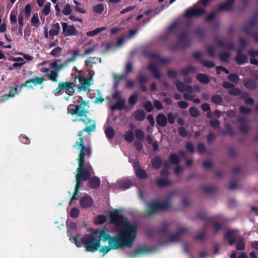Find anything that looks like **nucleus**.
Returning <instances> with one entry per match:
<instances>
[{
	"instance_id": "nucleus-30",
	"label": "nucleus",
	"mask_w": 258,
	"mask_h": 258,
	"mask_svg": "<svg viewBox=\"0 0 258 258\" xmlns=\"http://www.w3.org/2000/svg\"><path fill=\"white\" fill-rule=\"evenodd\" d=\"M134 138V132L132 131H128L125 133L124 135V138L125 140L129 142L133 141Z\"/></svg>"
},
{
	"instance_id": "nucleus-27",
	"label": "nucleus",
	"mask_w": 258,
	"mask_h": 258,
	"mask_svg": "<svg viewBox=\"0 0 258 258\" xmlns=\"http://www.w3.org/2000/svg\"><path fill=\"white\" fill-rule=\"evenodd\" d=\"M106 30L105 27H101L96 28L92 31H90L87 32V35L88 36L93 37L96 36L98 33L104 31Z\"/></svg>"
},
{
	"instance_id": "nucleus-54",
	"label": "nucleus",
	"mask_w": 258,
	"mask_h": 258,
	"mask_svg": "<svg viewBox=\"0 0 258 258\" xmlns=\"http://www.w3.org/2000/svg\"><path fill=\"white\" fill-rule=\"evenodd\" d=\"M50 3H48L45 5L43 8V12L44 14L46 16L48 15L50 12Z\"/></svg>"
},
{
	"instance_id": "nucleus-18",
	"label": "nucleus",
	"mask_w": 258,
	"mask_h": 258,
	"mask_svg": "<svg viewBox=\"0 0 258 258\" xmlns=\"http://www.w3.org/2000/svg\"><path fill=\"white\" fill-rule=\"evenodd\" d=\"M18 94V87H16L15 88L11 90L10 92L8 94H6L5 95H4L0 98V102H4L9 97H14L16 95Z\"/></svg>"
},
{
	"instance_id": "nucleus-32",
	"label": "nucleus",
	"mask_w": 258,
	"mask_h": 258,
	"mask_svg": "<svg viewBox=\"0 0 258 258\" xmlns=\"http://www.w3.org/2000/svg\"><path fill=\"white\" fill-rule=\"evenodd\" d=\"M72 9L69 4H66L63 6L62 9V13L68 16L72 13Z\"/></svg>"
},
{
	"instance_id": "nucleus-43",
	"label": "nucleus",
	"mask_w": 258,
	"mask_h": 258,
	"mask_svg": "<svg viewBox=\"0 0 258 258\" xmlns=\"http://www.w3.org/2000/svg\"><path fill=\"white\" fill-rule=\"evenodd\" d=\"M161 164V161L159 158L156 157L154 159L152 162V166L154 168H158Z\"/></svg>"
},
{
	"instance_id": "nucleus-24",
	"label": "nucleus",
	"mask_w": 258,
	"mask_h": 258,
	"mask_svg": "<svg viewBox=\"0 0 258 258\" xmlns=\"http://www.w3.org/2000/svg\"><path fill=\"white\" fill-rule=\"evenodd\" d=\"M197 79L202 84H208L210 81V79L206 75L199 74L196 76Z\"/></svg>"
},
{
	"instance_id": "nucleus-9",
	"label": "nucleus",
	"mask_w": 258,
	"mask_h": 258,
	"mask_svg": "<svg viewBox=\"0 0 258 258\" xmlns=\"http://www.w3.org/2000/svg\"><path fill=\"white\" fill-rule=\"evenodd\" d=\"M60 27L58 23H56L51 27L50 30L48 31V29L45 28L44 36L45 37L50 40H52L54 36H56L60 31Z\"/></svg>"
},
{
	"instance_id": "nucleus-39",
	"label": "nucleus",
	"mask_w": 258,
	"mask_h": 258,
	"mask_svg": "<svg viewBox=\"0 0 258 258\" xmlns=\"http://www.w3.org/2000/svg\"><path fill=\"white\" fill-rule=\"evenodd\" d=\"M195 68L191 66L187 67L186 68L183 69L181 71V73L183 75H187L192 72H195Z\"/></svg>"
},
{
	"instance_id": "nucleus-22",
	"label": "nucleus",
	"mask_w": 258,
	"mask_h": 258,
	"mask_svg": "<svg viewBox=\"0 0 258 258\" xmlns=\"http://www.w3.org/2000/svg\"><path fill=\"white\" fill-rule=\"evenodd\" d=\"M157 122L161 126H165L167 123V118L165 115L160 113L157 117Z\"/></svg>"
},
{
	"instance_id": "nucleus-46",
	"label": "nucleus",
	"mask_w": 258,
	"mask_h": 258,
	"mask_svg": "<svg viewBox=\"0 0 258 258\" xmlns=\"http://www.w3.org/2000/svg\"><path fill=\"white\" fill-rule=\"evenodd\" d=\"M93 10L96 13L101 14L104 10L103 5L99 4L94 7Z\"/></svg>"
},
{
	"instance_id": "nucleus-33",
	"label": "nucleus",
	"mask_w": 258,
	"mask_h": 258,
	"mask_svg": "<svg viewBox=\"0 0 258 258\" xmlns=\"http://www.w3.org/2000/svg\"><path fill=\"white\" fill-rule=\"evenodd\" d=\"M106 218L104 215H99L94 221V223L96 225H99L103 223L106 221Z\"/></svg>"
},
{
	"instance_id": "nucleus-48",
	"label": "nucleus",
	"mask_w": 258,
	"mask_h": 258,
	"mask_svg": "<svg viewBox=\"0 0 258 258\" xmlns=\"http://www.w3.org/2000/svg\"><path fill=\"white\" fill-rule=\"evenodd\" d=\"M228 79L231 82L236 83L239 80V77L236 74H231L229 75Z\"/></svg>"
},
{
	"instance_id": "nucleus-4",
	"label": "nucleus",
	"mask_w": 258,
	"mask_h": 258,
	"mask_svg": "<svg viewBox=\"0 0 258 258\" xmlns=\"http://www.w3.org/2000/svg\"><path fill=\"white\" fill-rule=\"evenodd\" d=\"M151 57V60L148 66V70L151 72L156 78L159 79L160 73L158 69V64L159 63L164 64L168 62L169 60L162 58L157 53H153Z\"/></svg>"
},
{
	"instance_id": "nucleus-26",
	"label": "nucleus",
	"mask_w": 258,
	"mask_h": 258,
	"mask_svg": "<svg viewBox=\"0 0 258 258\" xmlns=\"http://www.w3.org/2000/svg\"><path fill=\"white\" fill-rule=\"evenodd\" d=\"M80 51L78 49H76L73 51L72 56L67 60V61H68L69 64L71 62H74L76 60L80 55Z\"/></svg>"
},
{
	"instance_id": "nucleus-2",
	"label": "nucleus",
	"mask_w": 258,
	"mask_h": 258,
	"mask_svg": "<svg viewBox=\"0 0 258 258\" xmlns=\"http://www.w3.org/2000/svg\"><path fill=\"white\" fill-rule=\"evenodd\" d=\"M78 97L74 104H70L68 107L67 113L72 115H77L79 118L73 119V121H81L86 124V126L83 131L78 133V136L80 137L73 146V148L77 150L79 157L77 159L78 162V167L76 170L75 175L76 183L73 192V196L71 198L70 204L73 200H78V192L80 189L81 181L86 180L93 173V169L89 163H85L84 157L85 156L90 157L91 154V150L89 147H85L83 139L82 137L84 131L90 133L94 131L96 128V122L87 117L86 113L88 112V105L87 102L81 99V102Z\"/></svg>"
},
{
	"instance_id": "nucleus-19",
	"label": "nucleus",
	"mask_w": 258,
	"mask_h": 258,
	"mask_svg": "<svg viewBox=\"0 0 258 258\" xmlns=\"http://www.w3.org/2000/svg\"><path fill=\"white\" fill-rule=\"evenodd\" d=\"M125 101L124 99L121 98L117 100V102L111 106V109L112 110L116 109H122L125 107Z\"/></svg>"
},
{
	"instance_id": "nucleus-56",
	"label": "nucleus",
	"mask_w": 258,
	"mask_h": 258,
	"mask_svg": "<svg viewBox=\"0 0 258 258\" xmlns=\"http://www.w3.org/2000/svg\"><path fill=\"white\" fill-rule=\"evenodd\" d=\"M203 66L207 68H213L214 67V63L212 61L205 60L202 62Z\"/></svg>"
},
{
	"instance_id": "nucleus-44",
	"label": "nucleus",
	"mask_w": 258,
	"mask_h": 258,
	"mask_svg": "<svg viewBox=\"0 0 258 258\" xmlns=\"http://www.w3.org/2000/svg\"><path fill=\"white\" fill-rule=\"evenodd\" d=\"M230 57V54L228 52H222L220 55V58L223 61H228Z\"/></svg>"
},
{
	"instance_id": "nucleus-5",
	"label": "nucleus",
	"mask_w": 258,
	"mask_h": 258,
	"mask_svg": "<svg viewBox=\"0 0 258 258\" xmlns=\"http://www.w3.org/2000/svg\"><path fill=\"white\" fill-rule=\"evenodd\" d=\"M50 66L54 69V70L51 71L50 80L57 82L58 73L67 68L69 66V63L67 60L62 61L59 59L51 62Z\"/></svg>"
},
{
	"instance_id": "nucleus-15",
	"label": "nucleus",
	"mask_w": 258,
	"mask_h": 258,
	"mask_svg": "<svg viewBox=\"0 0 258 258\" xmlns=\"http://www.w3.org/2000/svg\"><path fill=\"white\" fill-rule=\"evenodd\" d=\"M133 164L134 165L137 176L142 178L146 177L147 174L145 170L139 167L138 162L137 161H134Z\"/></svg>"
},
{
	"instance_id": "nucleus-49",
	"label": "nucleus",
	"mask_w": 258,
	"mask_h": 258,
	"mask_svg": "<svg viewBox=\"0 0 258 258\" xmlns=\"http://www.w3.org/2000/svg\"><path fill=\"white\" fill-rule=\"evenodd\" d=\"M144 107L148 112L151 111L153 109V105L150 101L145 102L144 103Z\"/></svg>"
},
{
	"instance_id": "nucleus-57",
	"label": "nucleus",
	"mask_w": 258,
	"mask_h": 258,
	"mask_svg": "<svg viewBox=\"0 0 258 258\" xmlns=\"http://www.w3.org/2000/svg\"><path fill=\"white\" fill-rule=\"evenodd\" d=\"M228 93L231 95H237L240 93V90L238 89L233 87L228 90Z\"/></svg>"
},
{
	"instance_id": "nucleus-50",
	"label": "nucleus",
	"mask_w": 258,
	"mask_h": 258,
	"mask_svg": "<svg viewBox=\"0 0 258 258\" xmlns=\"http://www.w3.org/2000/svg\"><path fill=\"white\" fill-rule=\"evenodd\" d=\"M189 111L190 115L195 117H198L200 114L199 111L194 107L190 108Z\"/></svg>"
},
{
	"instance_id": "nucleus-35",
	"label": "nucleus",
	"mask_w": 258,
	"mask_h": 258,
	"mask_svg": "<svg viewBox=\"0 0 258 258\" xmlns=\"http://www.w3.org/2000/svg\"><path fill=\"white\" fill-rule=\"evenodd\" d=\"M151 251L150 248L148 247H143L139 249L136 254L137 255H141V254H146L149 253Z\"/></svg>"
},
{
	"instance_id": "nucleus-53",
	"label": "nucleus",
	"mask_w": 258,
	"mask_h": 258,
	"mask_svg": "<svg viewBox=\"0 0 258 258\" xmlns=\"http://www.w3.org/2000/svg\"><path fill=\"white\" fill-rule=\"evenodd\" d=\"M31 7L30 5H27L25 6L24 13L27 17H29L31 13Z\"/></svg>"
},
{
	"instance_id": "nucleus-52",
	"label": "nucleus",
	"mask_w": 258,
	"mask_h": 258,
	"mask_svg": "<svg viewBox=\"0 0 258 258\" xmlns=\"http://www.w3.org/2000/svg\"><path fill=\"white\" fill-rule=\"evenodd\" d=\"M170 160L173 164H177L179 162V158L176 154H171L170 156Z\"/></svg>"
},
{
	"instance_id": "nucleus-1",
	"label": "nucleus",
	"mask_w": 258,
	"mask_h": 258,
	"mask_svg": "<svg viewBox=\"0 0 258 258\" xmlns=\"http://www.w3.org/2000/svg\"><path fill=\"white\" fill-rule=\"evenodd\" d=\"M121 212V209H114L109 212L111 223L115 225L117 236H111L102 229L91 230L90 233L82 239L83 246L87 251L93 252L99 249L100 252L106 254L111 249L133 246L137 227L123 216Z\"/></svg>"
},
{
	"instance_id": "nucleus-61",
	"label": "nucleus",
	"mask_w": 258,
	"mask_h": 258,
	"mask_svg": "<svg viewBox=\"0 0 258 258\" xmlns=\"http://www.w3.org/2000/svg\"><path fill=\"white\" fill-rule=\"evenodd\" d=\"M178 105L180 108L183 109L186 108L188 106V104L184 101H180L178 102Z\"/></svg>"
},
{
	"instance_id": "nucleus-12",
	"label": "nucleus",
	"mask_w": 258,
	"mask_h": 258,
	"mask_svg": "<svg viewBox=\"0 0 258 258\" xmlns=\"http://www.w3.org/2000/svg\"><path fill=\"white\" fill-rule=\"evenodd\" d=\"M204 12L205 9L204 8H199L196 6L187 10L185 12V16L188 17L198 16Z\"/></svg>"
},
{
	"instance_id": "nucleus-11",
	"label": "nucleus",
	"mask_w": 258,
	"mask_h": 258,
	"mask_svg": "<svg viewBox=\"0 0 258 258\" xmlns=\"http://www.w3.org/2000/svg\"><path fill=\"white\" fill-rule=\"evenodd\" d=\"M62 27V33L65 36L76 35L77 31L75 27L73 25H68L66 23H61Z\"/></svg>"
},
{
	"instance_id": "nucleus-16",
	"label": "nucleus",
	"mask_w": 258,
	"mask_h": 258,
	"mask_svg": "<svg viewBox=\"0 0 258 258\" xmlns=\"http://www.w3.org/2000/svg\"><path fill=\"white\" fill-rule=\"evenodd\" d=\"M243 85L247 89H254L257 87V84L253 79L246 78L243 80Z\"/></svg>"
},
{
	"instance_id": "nucleus-13",
	"label": "nucleus",
	"mask_w": 258,
	"mask_h": 258,
	"mask_svg": "<svg viewBox=\"0 0 258 258\" xmlns=\"http://www.w3.org/2000/svg\"><path fill=\"white\" fill-rule=\"evenodd\" d=\"M93 203V199L88 195H85L80 199V205L83 208L87 209L90 208L92 206Z\"/></svg>"
},
{
	"instance_id": "nucleus-23",
	"label": "nucleus",
	"mask_w": 258,
	"mask_h": 258,
	"mask_svg": "<svg viewBox=\"0 0 258 258\" xmlns=\"http://www.w3.org/2000/svg\"><path fill=\"white\" fill-rule=\"evenodd\" d=\"M235 59L238 64H242L247 61V57L245 55L242 54L240 52H239L235 58Z\"/></svg>"
},
{
	"instance_id": "nucleus-14",
	"label": "nucleus",
	"mask_w": 258,
	"mask_h": 258,
	"mask_svg": "<svg viewBox=\"0 0 258 258\" xmlns=\"http://www.w3.org/2000/svg\"><path fill=\"white\" fill-rule=\"evenodd\" d=\"M63 84V91L69 96H71L75 92L76 86L73 83L71 82H62Z\"/></svg>"
},
{
	"instance_id": "nucleus-40",
	"label": "nucleus",
	"mask_w": 258,
	"mask_h": 258,
	"mask_svg": "<svg viewBox=\"0 0 258 258\" xmlns=\"http://www.w3.org/2000/svg\"><path fill=\"white\" fill-rule=\"evenodd\" d=\"M138 100V95L134 94L132 95L128 99V103L130 105L134 106Z\"/></svg>"
},
{
	"instance_id": "nucleus-17",
	"label": "nucleus",
	"mask_w": 258,
	"mask_h": 258,
	"mask_svg": "<svg viewBox=\"0 0 258 258\" xmlns=\"http://www.w3.org/2000/svg\"><path fill=\"white\" fill-rule=\"evenodd\" d=\"M176 87L178 91L180 92L186 91L189 93H193L194 91V89L191 86L185 85L180 82H177Z\"/></svg>"
},
{
	"instance_id": "nucleus-36",
	"label": "nucleus",
	"mask_w": 258,
	"mask_h": 258,
	"mask_svg": "<svg viewBox=\"0 0 258 258\" xmlns=\"http://www.w3.org/2000/svg\"><path fill=\"white\" fill-rule=\"evenodd\" d=\"M135 135L137 139L141 141L143 140L145 137L144 132L140 129H137L135 131Z\"/></svg>"
},
{
	"instance_id": "nucleus-45",
	"label": "nucleus",
	"mask_w": 258,
	"mask_h": 258,
	"mask_svg": "<svg viewBox=\"0 0 258 258\" xmlns=\"http://www.w3.org/2000/svg\"><path fill=\"white\" fill-rule=\"evenodd\" d=\"M18 22L19 24V29L22 31L24 25V16L23 14H21L18 17Z\"/></svg>"
},
{
	"instance_id": "nucleus-31",
	"label": "nucleus",
	"mask_w": 258,
	"mask_h": 258,
	"mask_svg": "<svg viewBox=\"0 0 258 258\" xmlns=\"http://www.w3.org/2000/svg\"><path fill=\"white\" fill-rule=\"evenodd\" d=\"M181 231H179L176 233L170 235L169 237L170 241L175 242L178 241L180 238Z\"/></svg>"
},
{
	"instance_id": "nucleus-42",
	"label": "nucleus",
	"mask_w": 258,
	"mask_h": 258,
	"mask_svg": "<svg viewBox=\"0 0 258 258\" xmlns=\"http://www.w3.org/2000/svg\"><path fill=\"white\" fill-rule=\"evenodd\" d=\"M70 215L72 218H76L80 215V210L77 208H74L70 211Z\"/></svg>"
},
{
	"instance_id": "nucleus-38",
	"label": "nucleus",
	"mask_w": 258,
	"mask_h": 258,
	"mask_svg": "<svg viewBox=\"0 0 258 258\" xmlns=\"http://www.w3.org/2000/svg\"><path fill=\"white\" fill-rule=\"evenodd\" d=\"M105 132L106 136L108 138L111 139L114 136V131L110 127H107L105 129Z\"/></svg>"
},
{
	"instance_id": "nucleus-6",
	"label": "nucleus",
	"mask_w": 258,
	"mask_h": 258,
	"mask_svg": "<svg viewBox=\"0 0 258 258\" xmlns=\"http://www.w3.org/2000/svg\"><path fill=\"white\" fill-rule=\"evenodd\" d=\"M169 205V202H162L158 200L151 201L146 205L147 215L150 216L159 210H165Z\"/></svg>"
},
{
	"instance_id": "nucleus-55",
	"label": "nucleus",
	"mask_w": 258,
	"mask_h": 258,
	"mask_svg": "<svg viewBox=\"0 0 258 258\" xmlns=\"http://www.w3.org/2000/svg\"><path fill=\"white\" fill-rule=\"evenodd\" d=\"M212 100L214 103L218 104L222 101V99L219 95H216L212 97Z\"/></svg>"
},
{
	"instance_id": "nucleus-37",
	"label": "nucleus",
	"mask_w": 258,
	"mask_h": 258,
	"mask_svg": "<svg viewBox=\"0 0 258 258\" xmlns=\"http://www.w3.org/2000/svg\"><path fill=\"white\" fill-rule=\"evenodd\" d=\"M31 82L34 86L41 84L44 81V79L42 77H36L33 79H30Z\"/></svg>"
},
{
	"instance_id": "nucleus-51",
	"label": "nucleus",
	"mask_w": 258,
	"mask_h": 258,
	"mask_svg": "<svg viewBox=\"0 0 258 258\" xmlns=\"http://www.w3.org/2000/svg\"><path fill=\"white\" fill-rule=\"evenodd\" d=\"M97 46V45H95L90 48L85 49L84 50V55H88L89 54L92 53V52L95 51V50L96 49Z\"/></svg>"
},
{
	"instance_id": "nucleus-41",
	"label": "nucleus",
	"mask_w": 258,
	"mask_h": 258,
	"mask_svg": "<svg viewBox=\"0 0 258 258\" xmlns=\"http://www.w3.org/2000/svg\"><path fill=\"white\" fill-rule=\"evenodd\" d=\"M39 19L38 17V14L37 13L34 14L31 19L32 26L37 27V25L39 23Z\"/></svg>"
},
{
	"instance_id": "nucleus-20",
	"label": "nucleus",
	"mask_w": 258,
	"mask_h": 258,
	"mask_svg": "<svg viewBox=\"0 0 258 258\" xmlns=\"http://www.w3.org/2000/svg\"><path fill=\"white\" fill-rule=\"evenodd\" d=\"M234 0H228L225 3L222 4L220 8V10L221 11H229L231 9L232 7V4Z\"/></svg>"
},
{
	"instance_id": "nucleus-59",
	"label": "nucleus",
	"mask_w": 258,
	"mask_h": 258,
	"mask_svg": "<svg viewBox=\"0 0 258 258\" xmlns=\"http://www.w3.org/2000/svg\"><path fill=\"white\" fill-rule=\"evenodd\" d=\"M167 119L168 122L171 124H172L175 122V116L172 113H168L167 115Z\"/></svg>"
},
{
	"instance_id": "nucleus-64",
	"label": "nucleus",
	"mask_w": 258,
	"mask_h": 258,
	"mask_svg": "<svg viewBox=\"0 0 258 258\" xmlns=\"http://www.w3.org/2000/svg\"><path fill=\"white\" fill-rule=\"evenodd\" d=\"M139 80L141 83H144L148 81V77L146 76L141 75L139 77Z\"/></svg>"
},
{
	"instance_id": "nucleus-28",
	"label": "nucleus",
	"mask_w": 258,
	"mask_h": 258,
	"mask_svg": "<svg viewBox=\"0 0 258 258\" xmlns=\"http://www.w3.org/2000/svg\"><path fill=\"white\" fill-rule=\"evenodd\" d=\"M239 121L241 125L240 126V130L243 132H247L249 129V126L247 124V121L244 118H240Z\"/></svg>"
},
{
	"instance_id": "nucleus-60",
	"label": "nucleus",
	"mask_w": 258,
	"mask_h": 258,
	"mask_svg": "<svg viewBox=\"0 0 258 258\" xmlns=\"http://www.w3.org/2000/svg\"><path fill=\"white\" fill-rule=\"evenodd\" d=\"M186 40V36L185 34H181L178 37V41L180 44L184 43Z\"/></svg>"
},
{
	"instance_id": "nucleus-58",
	"label": "nucleus",
	"mask_w": 258,
	"mask_h": 258,
	"mask_svg": "<svg viewBox=\"0 0 258 258\" xmlns=\"http://www.w3.org/2000/svg\"><path fill=\"white\" fill-rule=\"evenodd\" d=\"M40 71L42 73H45L46 76L50 80V74H51V71L48 68H42L40 69Z\"/></svg>"
},
{
	"instance_id": "nucleus-25",
	"label": "nucleus",
	"mask_w": 258,
	"mask_h": 258,
	"mask_svg": "<svg viewBox=\"0 0 258 258\" xmlns=\"http://www.w3.org/2000/svg\"><path fill=\"white\" fill-rule=\"evenodd\" d=\"M89 183L92 188H96L100 185V180L98 177L95 176L89 180Z\"/></svg>"
},
{
	"instance_id": "nucleus-47",
	"label": "nucleus",
	"mask_w": 258,
	"mask_h": 258,
	"mask_svg": "<svg viewBox=\"0 0 258 258\" xmlns=\"http://www.w3.org/2000/svg\"><path fill=\"white\" fill-rule=\"evenodd\" d=\"M157 183L159 186H165L169 184V181L166 178H160L158 180Z\"/></svg>"
},
{
	"instance_id": "nucleus-34",
	"label": "nucleus",
	"mask_w": 258,
	"mask_h": 258,
	"mask_svg": "<svg viewBox=\"0 0 258 258\" xmlns=\"http://www.w3.org/2000/svg\"><path fill=\"white\" fill-rule=\"evenodd\" d=\"M61 48L57 46L51 51L50 54L54 57H58L61 55Z\"/></svg>"
},
{
	"instance_id": "nucleus-63",
	"label": "nucleus",
	"mask_w": 258,
	"mask_h": 258,
	"mask_svg": "<svg viewBox=\"0 0 258 258\" xmlns=\"http://www.w3.org/2000/svg\"><path fill=\"white\" fill-rule=\"evenodd\" d=\"M192 93H189L187 92L184 94L183 97L186 100H192L194 98V96L191 95Z\"/></svg>"
},
{
	"instance_id": "nucleus-62",
	"label": "nucleus",
	"mask_w": 258,
	"mask_h": 258,
	"mask_svg": "<svg viewBox=\"0 0 258 258\" xmlns=\"http://www.w3.org/2000/svg\"><path fill=\"white\" fill-rule=\"evenodd\" d=\"M154 104L155 107V108L158 110H161L162 109V105L160 102H159L158 100H156L154 101Z\"/></svg>"
},
{
	"instance_id": "nucleus-7",
	"label": "nucleus",
	"mask_w": 258,
	"mask_h": 258,
	"mask_svg": "<svg viewBox=\"0 0 258 258\" xmlns=\"http://www.w3.org/2000/svg\"><path fill=\"white\" fill-rule=\"evenodd\" d=\"M68 227V236L70 237V240L72 242H74L78 247H80L82 243L83 244L82 239L86 235L83 237H80V235H77L73 237V235L74 234L76 229L77 225L75 223H69L67 224ZM88 235H87V236Z\"/></svg>"
},
{
	"instance_id": "nucleus-8",
	"label": "nucleus",
	"mask_w": 258,
	"mask_h": 258,
	"mask_svg": "<svg viewBox=\"0 0 258 258\" xmlns=\"http://www.w3.org/2000/svg\"><path fill=\"white\" fill-rule=\"evenodd\" d=\"M108 185L110 188H113L116 189L120 188L124 190L130 188L131 186V183L128 179H122L117 180L115 184L113 183H109L108 182Z\"/></svg>"
},
{
	"instance_id": "nucleus-3",
	"label": "nucleus",
	"mask_w": 258,
	"mask_h": 258,
	"mask_svg": "<svg viewBox=\"0 0 258 258\" xmlns=\"http://www.w3.org/2000/svg\"><path fill=\"white\" fill-rule=\"evenodd\" d=\"M225 238L230 245L236 242L237 249L243 250L245 248L244 239L238 235L237 230H228L225 234Z\"/></svg>"
},
{
	"instance_id": "nucleus-21",
	"label": "nucleus",
	"mask_w": 258,
	"mask_h": 258,
	"mask_svg": "<svg viewBox=\"0 0 258 258\" xmlns=\"http://www.w3.org/2000/svg\"><path fill=\"white\" fill-rule=\"evenodd\" d=\"M97 61H99L100 62L101 61V59L96 58L95 57H90L86 60L85 62V66L88 69L91 68L94 64L96 63Z\"/></svg>"
},
{
	"instance_id": "nucleus-29",
	"label": "nucleus",
	"mask_w": 258,
	"mask_h": 258,
	"mask_svg": "<svg viewBox=\"0 0 258 258\" xmlns=\"http://www.w3.org/2000/svg\"><path fill=\"white\" fill-rule=\"evenodd\" d=\"M135 117L138 120H142L145 118L146 114L143 110H139L135 113Z\"/></svg>"
},
{
	"instance_id": "nucleus-10",
	"label": "nucleus",
	"mask_w": 258,
	"mask_h": 258,
	"mask_svg": "<svg viewBox=\"0 0 258 258\" xmlns=\"http://www.w3.org/2000/svg\"><path fill=\"white\" fill-rule=\"evenodd\" d=\"M89 74L90 76V78L89 79H87L81 76H79L78 78L79 84L80 85V89L82 90L86 91L89 89L90 86L93 82L92 76L94 73L92 74L91 71H90Z\"/></svg>"
}]
</instances>
